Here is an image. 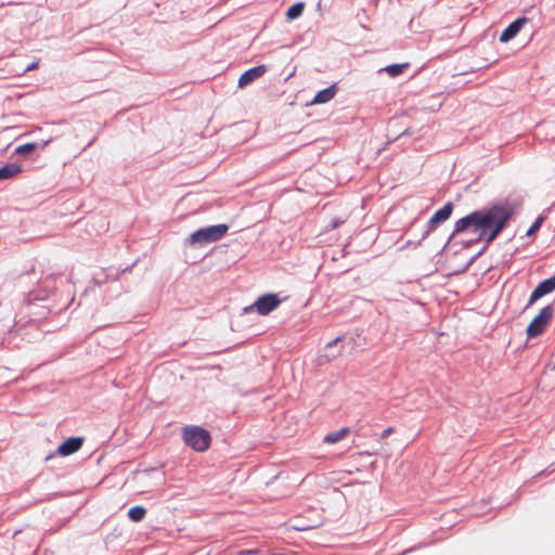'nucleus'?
<instances>
[{
  "label": "nucleus",
  "mask_w": 555,
  "mask_h": 555,
  "mask_svg": "<svg viewBox=\"0 0 555 555\" xmlns=\"http://www.w3.org/2000/svg\"><path fill=\"white\" fill-rule=\"evenodd\" d=\"M512 215L513 210L502 205L476 210L455 222L454 233L469 230L478 234L479 241H485L489 245L503 231Z\"/></svg>",
  "instance_id": "nucleus-1"
},
{
  "label": "nucleus",
  "mask_w": 555,
  "mask_h": 555,
  "mask_svg": "<svg viewBox=\"0 0 555 555\" xmlns=\"http://www.w3.org/2000/svg\"><path fill=\"white\" fill-rule=\"evenodd\" d=\"M184 443L197 452L206 451L211 441L210 434L198 426H186L182 430Z\"/></svg>",
  "instance_id": "nucleus-2"
},
{
  "label": "nucleus",
  "mask_w": 555,
  "mask_h": 555,
  "mask_svg": "<svg viewBox=\"0 0 555 555\" xmlns=\"http://www.w3.org/2000/svg\"><path fill=\"white\" fill-rule=\"evenodd\" d=\"M229 227L227 224L210 225L202 228L189 237L191 245H204L216 242L227 234Z\"/></svg>",
  "instance_id": "nucleus-3"
},
{
  "label": "nucleus",
  "mask_w": 555,
  "mask_h": 555,
  "mask_svg": "<svg viewBox=\"0 0 555 555\" xmlns=\"http://www.w3.org/2000/svg\"><path fill=\"white\" fill-rule=\"evenodd\" d=\"M554 314V308L552 305L543 307L539 314L533 318L526 330L528 338H534L544 333L546 327L550 325Z\"/></svg>",
  "instance_id": "nucleus-4"
},
{
  "label": "nucleus",
  "mask_w": 555,
  "mask_h": 555,
  "mask_svg": "<svg viewBox=\"0 0 555 555\" xmlns=\"http://www.w3.org/2000/svg\"><path fill=\"white\" fill-rule=\"evenodd\" d=\"M281 300L279 299L278 295L275 294H267L263 296H260L253 307L256 308L257 312L260 315H267L270 312H272L274 309H276L280 305Z\"/></svg>",
  "instance_id": "nucleus-5"
},
{
  "label": "nucleus",
  "mask_w": 555,
  "mask_h": 555,
  "mask_svg": "<svg viewBox=\"0 0 555 555\" xmlns=\"http://www.w3.org/2000/svg\"><path fill=\"white\" fill-rule=\"evenodd\" d=\"M453 211V204L447 203L442 208L437 210L434 216L427 222V230L425 235H428L430 232L435 231L437 225L440 222L448 220Z\"/></svg>",
  "instance_id": "nucleus-6"
},
{
  "label": "nucleus",
  "mask_w": 555,
  "mask_h": 555,
  "mask_svg": "<svg viewBox=\"0 0 555 555\" xmlns=\"http://www.w3.org/2000/svg\"><path fill=\"white\" fill-rule=\"evenodd\" d=\"M555 291V275L542 281L530 295L528 305Z\"/></svg>",
  "instance_id": "nucleus-7"
},
{
  "label": "nucleus",
  "mask_w": 555,
  "mask_h": 555,
  "mask_svg": "<svg viewBox=\"0 0 555 555\" xmlns=\"http://www.w3.org/2000/svg\"><path fill=\"white\" fill-rule=\"evenodd\" d=\"M529 22L527 17H518L511 23L500 35L501 42H508L518 35L520 29Z\"/></svg>",
  "instance_id": "nucleus-8"
},
{
  "label": "nucleus",
  "mask_w": 555,
  "mask_h": 555,
  "mask_svg": "<svg viewBox=\"0 0 555 555\" xmlns=\"http://www.w3.org/2000/svg\"><path fill=\"white\" fill-rule=\"evenodd\" d=\"M267 72L266 65H258L256 67L249 68L248 70L244 72L241 77L238 78V87L244 88L251 83L257 78H260L263 76Z\"/></svg>",
  "instance_id": "nucleus-9"
},
{
  "label": "nucleus",
  "mask_w": 555,
  "mask_h": 555,
  "mask_svg": "<svg viewBox=\"0 0 555 555\" xmlns=\"http://www.w3.org/2000/svg\"><path fill=\"white\" fill-rule=\"evenodd\" d=\"M83 439L80 437H70L59 446L57 452L62 456H68L76 453L82 447Z\"/></svg>",
  "instance_id": "nucleus-10"
},
{
  "label": "nucleus",
  "mask_w": 555,
  "mask_h": 555,
  "mask_svg": "<svg viewBox=\"0 0 555 555\" xmlns=\"http://www.w3.org/2000/svg\"><path fill=\"white\" fill-rule=\"evenodd\" d=\"M337 93V87L336 85H332L328 88H325L321 91H319L310 104H325L330 102Z\"/></svg>",
  "instance_id": "nucleus-11"
},
{
  "label": "nucleus",
  "mask_w": 555,
  "mask_h": 555,
  "mask_svg": "<svg viewBox=\"0 0 555 555\" xmlns=\"http://www.w3.org/2000/svg\"><path fill=\"white\" fill-rule=\"evenodd\" d=\"M349 434H350L349 427H343L337 431L327 434L323 438V441L327 444H334V443L345 439Z\"/></svg>",
  "instance_id": "nucleus-12"
},
{
  "label": "nucleus",
  "mask_w": 555,
  "mask_h": 555,
  "mask_svg": "<svg viewBox=\"0 0 555 555\" xmlns=\"http://www.w3.org/2000/svg\"><path fill=\"white\" fill-rule=\"evenodd\" d=\"M21 172V167L15 164H9L0 167V180H8L14 178Z\"/></svg>",
  "instance_id": "nucleus-13"
},
{
  "label": "nucleus",
  "mask_w": 555,
  "mask_h": 555,
  "mask_svg": "<svg viewBox=\"0 0 555 555\" xmlns=\"http://www.w3.org/2000/svg\"><path fill=\"white\" fill-rule=\"evenodd\" d=\"M305 9V4L302 2H297L291 5L286 11V17L288 20H295L299 17Z\"/></svg>",
  "instance_id": "nucleus-14"
},
{
  "label": "nucleus",
  "mask_w": 555,
  "mask_h": 555,
  "mask_svg": "<svg viewBox=\"0 0 555 555\" xmlns=\"http://www.w3.org/2000/svg\"><path fill=\"white\" fill-rule=\"evenodd\" d=\"M146 515L143 506H133L128 511V516L132 521H141Z\"/></svg>",
  "instance_id": "nucleus-15"
},
{
  "label": "nucleus",
  "mask_w": 555,
  "mask_h": 555,
  "mask_svg": "<svg viewBox=\"0 0 555 555\" xmlns=\"http://www.w3.org/2000/svg\"><path fill=\"white\" fill-rule=\"evenodd\" d=\"M409 66L408 63H404V64H392V65H388L384 68V70L391 77H397L399 75H401L404 70V68H406Z\"/></svg>",
  "instance_id": "nucleus-16"
},
{
  "label": "nucleus",
  "mask_w": 555,
  "mask_h": 555,
  "mask_svg": "<svg viewBox=\"0 0 555 555\" xmlns=\"http://www.w3.org/2000/svg\"><path fill=\"white\" fill-rule=\"evenodd\" d=\"M36 147H37L36 143H26V144L17 146L15 149V153L16 154H28V153L33 152L34 150H36Z\"/></svg>",
  "instance_id": "nucleus-17"
},
{
  "label": "nucleus",
  "mask_w": 555,
  "mask_h": 555,
  "mask_svg": "<svg viewBox=\"0 0 555 555\" xmlns=\"http://www.w3.org/2000/svg\"><path fill=\"white\" fill-rule=\"evenodd\" d=\"M543 222V218L542 217H539L533 223L532 225L528 229L527 231V235L528 236H531L532 234H534L540 228H541V224Z\"/></svg>",
  "instance_id": "nucleus-18"
},
{
  "label": "nucleus",
  "mask_w": 555,
  "mask_h": 555,
  "mask_svg": "<svg viewBox=\"0 0 555 555\" xmlns=\"http://www.w3.org/2000/svg\"><path fill=\"white\" fill-rule=\"evenodd\" d=\"M345 222L344 219L334 218L331 220V223L326 227L327 230L336 229L338 225Z\"/></svg>",
  "instance_id": "nucleus-19"
},
{
  "label": "nucleus",
  "mask_w": 555,
  "mask_h": 555,
  "mask_svg": "<svg viewBox=\"0 0 555 555\" xmlns=\"http://www.w3.org/2000/svg\"><path fill=\"white\" fill-rule=\"evenodd\" d=\"M392 433H395V428L393 427H387L386 429L383 430L382 433V438L383 439H386L388 438Z\"/></svg>",
  "instance_id": "nucleus-20"
},
{
  "label": "nucleus",
  "mask_w": 555,
  "mask_h": 555,
  "mask_svg": "<svg viewBox=\"0 0 555 555\" xmlns=\"http://www.w3.org/2000/svg\"><path fill=\"white\" fill-rule=\"evenodd\" d=\"M256 554H258V551H256V550H245V551L238 552V555H256Z\"/></svg>",
  "instance_id": "nucleus-21"
},
{
  "label": "nucleus",
  "mask_w": 555,
  "mask_h": 555,
  "mask_svg": "<svg viewBox=\"0 0 555 555\" xmlns=\"http://www.w3.org/2000/svg\"><path fill=\"white\" fill-rule=\"evenodd\" d=\"M37 67H38V62H33L31 64H29V65L25 68V72H29V70L36 69Z\"/></svg>",
  "instance_id": "nucleus-22"
},
{
  "label": "nucleus",
  "mask_w": 555,
  "mask_h": 555,
  "mask_svg": "<svg viewBox=\"0 0 555 555\" xmlns=\"http://www.w3.org/2000/svg\"><path fill=\"white\" fill-rule=\"evenodd\" d=\"M340 340V337H336L335 339H333L332 341H330L326 347L327 348H331L333 346H335L338 341Z\"/></svg>",
  "instance_id": "nucleus-23"
}]
</instances>
